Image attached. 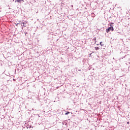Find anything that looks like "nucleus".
Wrapping results in <instances>:
<instances>
[{"instance_id": "1", "label": "nucleus", "mask_w": 130, "mask_h": 130, "mask_svg": "<svg viewBox=\"0 0 130 130\" xmlns=\"http://www.w3.org/2000/svg\"><path fill=\"white\" fill-rule=\"evenodd\" d=\"M111 27H109L108 29H106L107 33H109L110 31H114V28L113 26H111V25H110Z\"/></svg>"}, {"instance_id": "2", "label": "nucleus", "mask_w": 130, "mask_h": 130, "mask_svg": "<svg viewBox=\"0 0 130 130\" xmlns=\"http://www.w3.org/2000/svg\"><path fill=\"white\" fill-rule=\"evenodd\" d=\"M62 125H63V126H64V127H66V126H67L68 123H67V121H63V122H62Z\"/></svg>"}, {"instance_id": "3", "label": "nucleus", "mask_w": 130, "mask_h": 130, "mask_svg": "<svg viewBox=\"0 0 130 130\" xmlns=\"http://www.w3.org/2000/svg\"><path fill=\"white\" fill-rule=\"evenodd\" d=\"M21 26H22V27H26V25H25V23H24V22H22L21 23Z\"/></svg>"}, {"instance_id": "4", "label": "nucleus", "mask_w": 130, "mask_h": 130, "mask_svg": "<svg viewBox=\"0 0 130 130\" xmlns=\"http://www.w3.org/2000/svg\"><path fill=\"white\" fill-rule=\"evenodd\" d=\"M92 41L94 43V44H96V38H93L92 39Z\"/></svg>"}, {"instance_id": "5", "label": "nucleus", "mask_w": 130, "mask_h": 130, "mask_svg": "<svg viewBox=\"0 0 130 130\" xmlns=\"http://www.w3.org/2000/svg\"><path fill=\"white\" fill-rule=\"evenodd\" d=\"M15 3H21V0H15Z\"/></svg>"}, {"instance_id": "6", "label": "nucleus", "mask_w": 130, "mask_h": 130, "mask_svg": "<svg viewBox=\"0 0 130 130\" xmlns=\"http://www.w3.org/2000/svg\"><path fill=\"white\" fill-rule=\"evenodd\" d=\"M95 50H99L100 48L99 47H95Z\"/></svg>"}, {"instance_id": "7", "label": "nucleus", "mask_w": 130, "mask_h": 130, "mask_svg": "<svg viewBox=\"0 0 130 130\" xmlns=\"http://www.w3.org/2000/svg\"><path fill=\"white\" fill-rule=\"evenodd\" d=\"M68 114H70V112H67L65 113V115H68Z\"/></svg>"}, {"instance_id": "8", "label": "nucleus", "mask_w": 130, "mask_h": 130, "mask_svg": "<svg viewBox=\"0 0 130 130\" xmlns=\"http://www.w3.org/2000/svg\"><path fill=\"white\" fill-rule=\"evenodd\" d=\"M91 17H95V14L93 13L91 14Z\"/></svg>"}, {"instance_id": "9", "label": "nucleus", "mask_w": 130, "mask_h": 130, "mask_svg": "<svg viewBox=\"0 0 130 130\" xmlns=\"http://www.w3.org/2000/svg\"><path fill=\"white\" fill-rule=\"evenodd\" d=\"M100 45H101V46H103V44H102V42H100Z\"/></svg>"}, {"instance_id": "10", "label": "nucleus", "mask_w": 130, "mask_h": 130, "mask_svg": "<svg viewBox=\"0 0 130 130\" xmlns=\"http://www.w3.org/2000/svg\"><path fill=\"white\" fill-rule=\"evenodd\" d=\"M23 23H24V24H27V21H24V22H23Z\"/></svg>"}, {"instance_id": "11", "label": "nucleus", "mask_w": 130, "mask_h": 130, "mask_svg": "<svg viewBox=\"0 0 130 130\" xmlns=\"http://www.w3.org/2000/svg\"><path fill=\"white\" fill-rule=\"evenodd\" d=\"M19 23H15L16 26H18Z\"/></svg>"}, {"instance_id": "12", "label": "nucleus", "mask_w": 130, "mask_h": 130, "mask_svg": "<svg viewBox=\"0 0 130 130\" xmlns=\"http://www.w3.org/2000/svg\"><path fill=\"white\" fill-rule=\"evenodd\" d=\"M71 8H74V6H73V5H71Z\"/></svg>"}, {"instance_id": "13", "label": "nucleus", "mask_w": 130, "mask_h": 130, "mask_svg": "<svg viewBox=\"0 0 130 130\" xmlns=\"http://www.w3.org/2000/svg\"><path fill=\"white\" fill-rule=\"evenodd\" d=\"M22 1V2H24V0H21V1Z\"/></svg>"}, {"instance_id": "14", "label": "nucleus", "mask_w": 130, "mask_h": 130, "mask_svg": "<svg viewBox=\"0 0 130 130\" xmlns=\"http://www.w3.org/2000/svg\"><path fill=\"white\" fill-rule=\"evenodd\" d=\"M96 45H99V44H97Z\"/></svg>"}]
</instances>
